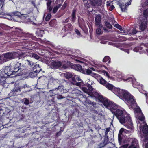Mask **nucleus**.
Returning a JSON list of instances; mask_svg holds the SVG:
<instances>
[{"instance_id": "3c124183", "label": "nucleus", "mask_w": 148, "mask_h": 148, "mask_svg": "<svg viewBox=\"0 0 148 148\" xmlns=\"http://www.w3.org/2000/svg\"><path fill=\"white\" fill-rule=\"evenodd\" d=\"M114 26L116 28H118L119 30L122 31V29L121 27L118 24H115L114 25Z\"/></svg>"}, {"instance_id": "a211bd4d", "label": "nucleus", "mask_w": 148, "mask_h": 148, "mask_svg": "<svg viewBox=\"0 0 148 148\" xmlns=\"http://www.w3.org/2000/svg\"><path fill=\"white\" fill-rule=\"evenodd\" d=\"M72 25L70 23L67 24L66 25L64 26L62 30L65 32L68 31H71L72 29Z\"/></svg>"}, {"instance_id": "7ed1b4c3", "label": "nucleus", "mask_w": 148, "mask_h": 148, "mask_svg": "<svg viewBox=\"0 0 148 148\" xmlns=\"http://www.w3.org/2000/svg\"><path fill=\"white\" fill-rule=\"evenodd\" d=\"M135 116L136 117V122L138 125L139 123L140 130H148V126L144 122L145 117L142 112H140L139 113H135Z\"/></svg>"}, {"instance_id": "49530a36", "label": "nucleus", "mask_w": 148, "mask_h": 148, "mask_svg": "<svg viewBox=\"0 0 148 148\" xmlns=\"http://www.w3.org/2000/svg\"><path fill=\"white\" fill-rule=\"evenodd\" d=\"M138 106L136 105V108H133V109H135V111L136 112V113H139L140 112H141V110L140 108H136Z\"/></svg>"}, {"instance_id": "c03bdc74", "label": "nucleus", "mask_w": 148, "mask_h": 148, "mask_svg": "<svg viewBox=\"0 0 148 148\" xmlns=\"http://www.w3.org/2000/svg\"><path fill=\"white\" fill-rule=\"evenodd\" d=\"M120 8L121 9V10L122 11V12H124L125 11V10L126 9V5H124L123 4H121L120 5Z\"/></svg>"}, {"instance_id": "37998d69", "label": "nucleus", "mask_w": 148, "mask_h": 148, "mask_svg": "<svg viewBox=\"0 0 148 148\" xmlns=\"http://www.w3.org/2000/svg\"><path fill=\"white\" fill-rule=\"evenodd\" d=\"M105 26H106V27L108 28L109 29H110L112 27V25L108 22L107 21H106L105 22Z\"/></svg>"}, {"instance_id": "dca6fc26", "label": "nucleus", "mask_w": 148, "mask_h": 148, "mask_svg": "<svg viewBox=\"0 0 148 148\" xmlns=\"http://www.w3.org/2000/svg\"><path fill=\"white\" fill-rule=\"evenodd\" d=\"M110 106H108V109H110L113 113H115V110H116L117 105L114 103H112Z\"/></svg>"}, {"instance_id": "4be33fe9", "label": "nucleus", "mask_w": 148, "mask_h": 148, "mask_svg": "<svg viewBox=\"0 0 148 148\" xmlns=\"http://www.w3.org/2000/svg\"><path fill=\"white\" fill-rule=\"evenodd\" d=\"M76 10L74 9L71 14V20L72 22L74 23L75 22L76 19Z\"/></svg>"}, {"instance_id": "2f4dec72", "label": "nucleus", "mask_w": 148, "mask_h": 148, "mask_svg": "<svg viewBox=\"0 0 148 148\" xmlns=\"http://www.w3.org/2000/svg\"><path fill=\"white\" fill-rule=\"evenodd\" d=\"M85 84L83 86H79L80 88H82V90L85 93L88 94V95H90V92H89L88 90V89L85 87H84V86Z\"/></svg>"}, {"instance_id": "393cba45", "label": "nucleus", "mask_w": 148, "mask_h": 148, "mask_svg": "<svg viewBox=\"0 0 148 148\" xmlns=\"http://www.w3.org/2000/svg\"><path fill=\"white\" fill-rule=\"evenodd\" d=\"M112 103L107 100H105L104 101L103 104L104 106L108 109V106H110Z\"/></svg>"}, {"instance_id": "b1692460", "label": "nucleus", "mask_w": 148, "mask_h": 148, "mask_svg": "<svg viewBox=\"0 0 148 148\" xmlns=\"http://www.w3.org/2000/svg\"><path fill=\"white\" fill-rule=\"evenodd\" d=\"M124 81H126L127 82H129L130 81H132V84L134 85L135 84V85H136V79H133L131 77H129L126 79H123Z\"/></svg>"}, {"instance_id": "4468645a", "label": "nucleus", "mask_w": 148, "mask_h": 148, "mask_svg": "<svg viewBox=\"0 0 148 148\" xmlns=\"http://www.w3.org/2000/svg\"><path fill=\"white\" fill-rule=\"evenodd\" d=\"M4 72L5 74L8 76H10L12 74H14L12 71H11L10 68L9 67H5L4 70Z\"/></svg>"}, {"instance_id": "f8f14e48", "label": "nucleus", "mask_w": 148, "mask_h": 148, "mask_svg": "<svg viewBox=\"0 0 148 148\" xmlns=\"http://www.w3.org/2000/svg\"><path fill=\"white\" fill-rule=\"evenodd\" d=\"M139 147L138 141L136 139H134L131 143V145L128 148H138Z\"/></svg>"}, {"instance_id": "f03ea898", "label": "nucleus", "mask_w": 148, "mask_h": 148, "mask_svg": "<svg viewBox=\"0 0 148 148\" xmlns=\"http://www.w3.org/2000/svg\"><path fill=\"white\" fill-rule=\"evenodd\" d=\"M118 92L117 96L123 99L128 105L132 108H135L136 106V103L133 98V96L129 92L123 89H115Z\"/></svg>"}, {"instance_id": "1a4fd4ad", "label": "nucleus", "mask_w": 148, "mask_h": 148, "mask_svg": "<svg viewBox=\"0 0 148 148\" xmlns=\"http://www.w3.org/2000/svg\"><path fill=\"white\" fill-rule=\"evenodd\" d=\"M105 86L108 89L112 90L113 92H114L117 95L118 94V92H117L115 90V89H120L119 88L114 87L113 85L109 83L108 82L107 83V84L105 85Z\"/></svg>"}, {"instance_id": "e433bc0d", "label": "nucleus", "mask_w": 148, "mask_h": 148, "mask_svg": "<svg viewBox=\"0 0 148 148\" xmlns=\"http://www.w3.org/2000/svg\"><path fill=\"white\" fill-rule=\"evenodd\" d=\"M86 86L88 88V90L89 92H90V93H91L93 90V88L92 86L90 84L87 83L86 84Z\"/></svg>"}, {"instance_id": "0e129e2a", "label": "nucleus", "mask_w": 148, "mask_h": 148, "mask_svg": "<svg viewBox=\"0 0 148 148\" xmlns=\"http://www.w3.org/2000/svg\"><path fill=\"white\" fill-rule=\"evenodd\" d=\"M114 8L115 7L113 5H110V7L109 8V10L111 11L113 10Z\"/></svg>"}, {"instance_id": "9b49d317", "label": "nucleus", "mask_w": 148, "mask_h": 148, "mask_svg": "<svg viewBox=\"0 0 148 148\" xmlns=\"http://www.w3.org/2000/svg\"><path fill=\"white\" fill-rule=\"evenodd\" d=\"M51 65L54 68L59 69L61 68L62 63L60 61H54L51 64Z\"/></svg>"}, {"instance_id": "412c9836", "label": "nucleus", "mask_w": 148, "mask_h": 148, "mask_svg": "<svg viewBox=\"0 0 148 148\" xmlns=\"http://www.w3.org/2000/svg\"><path fill=\"white\" fill-rule=\"evenodd\" d=\"M143 48V47H137L134 48L133 51L135 52H139L140 54L143 53L145 52V51L143 50L140 51V50H142Z\"/></svg>"}, {"instance_id": "6ab92c4d", "label": "nucleus", "mask_w": 148, "mask_h": 148, "mask_svg": "<svg viewBox=\"0 0 148 148\" xmlns=\"http://www.w3.org/2000/svg\"><path fill=\"white\" fill-rule=\"evenodd\" d=\"M71 67L74 69L80 71H82V67L79 64H72Z\"/></svg>"}, {"instance_id": "aec40b11", "label": "nucleus", "mask_w": 148, "mask_h": 148, "mask_svg": "<svg viewBox=\"0 0 148 148\" xmlns=\"http://www.w3.org/2000/svg\"><path fill=\"white\" fill-rule=\"evenodd\" d=\"M102 2V0H97L96 1L95 0H93L91 2V4L95 6L97 5L98 6H100Z\"/></svg>"}, {"instance_id": "473e14b6", "label": "nucleus", "mask_w": 148, "mask_h": 148, "mask_svg": "<svg viewBox=\"0 0 148 148\" xmlns=\"http://www.w3.org/2000/svg\"><path fill=\"white\" fill-rule=\"evenodd\" d=\"M91 70L90 69H85L82 72L83 73L86 74L88 75H90L92 73Z\"/></svg>"}, {"instance_id": "774afa93", "label": "nucleus", "mask_w": 148, "mask_h": 148, "mask_svg": "<svg viewBox=\"0 0 148 148\" xmlns=\"http://www.w3.org/2000/svg\"><path fill=\"white\" fill-rule=\"evenodd\" d=\"M103 73L106 75L108 77V78H110V76L109 75V74L107 71H104Z\"/></svg>"}, {"instance_id": "f704fd0d", "label": "nucleus", "mask_w": 148, "mask_h": 148, "mask_svg": "<svg viewBox=\"0 0 148 148\" xmlns=\"http://www.w3.org/2000/svg\"><path fill=\"white\" fill-rule=\"evenodd\" d=\"M103 62H106L108 63H109L110 62V57L109 56H106L103 60Z\"/></svg>"}, {"instance_id": "8fccbe9b", "label": "nucleus", "mask_w": 148, "mask_h": 148, "mask_svg": "<svg viewBox=\"0 0 148 148\" xmlns=\"http://www.w3.org/2000/svg\"><path fill=\"white\" fill-rule=\"evenodd\" d=\"M24 13L25 14L28 15L31 12V11L28 9H26L23 10Z\"/></svg>"}, {"instance_id": "6e6552de", "label": "nucleus", "mask_w": 148, "mask_h": 148, "mask_svg": "<svg viewBox=\"0 0 148 148\" xmlns=\"http://www.w3.org/2000/svg\"><path fill=\"white\" fill-rule=\"evenodd\" d=\"M148 25L147 18H143L141 20L139 29L142 31H144L147 28Z\"/></svg>"}, {"instance_id": "13d9d810", "label": "nucleus", "mask_w": 148, "mask_h": 148, "mask_svg": "<svg viewBox=\"0 0 148 148\" xmlns=\"http://www.w3.org/2000/svg\"><path fill=\"white\" fill-rule=\"evenodd\" d=\"M97 33L98 34H101V29L100 28H98L96 30Z\"/></svg>"}, {"instance_id": "de8ad7c7", "label": "nucleus", "mask_w": 148, "mask_h": 148, "mask_svg": "<svg viewBox=\"0 0 148 148\" xmlns=\"http://www.w3.org/2000/svg\"><path fill=\"white\" fill-rule=\"evenodd\" d=\"M69 5L68 2L67 1H66L64 2L63 5L61 9L62 10L64 9L67 6V5Z\"/></svg>"}, {"instance_id": "c756f323", "label": "nucleus", "mask_w": 148, "mask_h": 148, "mask_svg": "<svg viewBox=\"0 0 148 148\" xmlns=\"http://www.w3.org/2000/svg\"><path fill=\"white\" fill-rule=\"evenodd\" d=\"M11 14L12 15H14L17 16L20 18L21 15V13L18 11H16L11 12Z\"/></svg>"}, {"instance_id": "6e6d98bb", "label": "nucleus", "mask_w": 148, "mask_h": 148, "mask_svg": "<svg viewBox=\"0 0 148 148\" xmlns=\"http://www.w3.org/2000/svg\"><path fill=\"white\" fill-rule=\"evenodd\" d=\"M27 61L28 63V64H29V66L32 67L33 65L34 64V63L32 61H31L30 60H27Z\"/></svg>"}, {"instance_id": "9d476101", "label": "nucleus", "mask_w": 148, "mask_h": 148, "mask_svg": "<svg viewBox=\"0 0 148 148\" xmlns=\"http://www.w3.org/2000/svg\"><path fill=\"white\" fill-rule=\"evenodd\" d=\"M62 65L61 68L64 69H66L71 67L72 64L68 61H62L61 62Z\"/></svg>"}, {"instance_id": "4c0bfd02", "label": "nucleus", "mask_w": 148, "mask_h": 148, "mask_svg": "<svg viewBox=\"0 0 148 148\" xmlns=\"http://www.w3.org/2000/svg\"><path fill=\"white\" fill-rule=\"evenodd\" d=\"M29 17V16L27 14L23 13L21 14V16L20 18L22 19H25L26 18H28Z\"/></svg>"}, {"instance_id": "4d7b16f0", "label": "nucleus", "mask_w": 148, "mask_h": 148, "mask_svg": "<svg viewBox=\"0 0 148 148\" xmlns=\"http://www.w3.org/2000/svg\"><path fill=\"white\" fill-rule=\"evenodd\" d=\"M81 21L82 22V23H80L79 21V26L81 27H83L84 26V20L83 19H82V20H81Z\"/></svg>"}, {"instance_id": "f3484780", "label": "nucleus", "mask_w": 148, "mask_h": 148, "mask_svg": "<svg viewBox=\"0 0 148 148\" xmlns=\"http://www.w3.org/2000/svg\"><path fill=\"white\" fill-rule=\"evenodd\" d=\"M36 35L40 37H42L43 34H44V31L42 29H38L36 32Z\"/></svg>"}, {"instance_id": "72a5a7b5", "label": "nucleus", "mask_w": 148, "mask_h": 148, "mask_svg": "<svg viewBox=\"0 0 148 148\" xmlns=\"http://www.w3.org/2000/svg\"><path fill=\"white\" fill-rule=\"evenodd\" d=\"M61 5V4H58L56 7H54L53 10V13H56L57 12L58 9L60 8Z\"/></svg>"}, {"instance_id": "39448f33", "label": "nucleus", "mask_w": 148, "mask_h": 148, "mask_svg": "<svg viewBox=\"0 0 148 148\" xmlns=\"http://www.w3.org/2000/svg\"><path fill=\"white\" fill-rule=\"evenodd\" d=\"M16 53L14 52H8L3 54L2 57V62H5L9 60L14 59L15 58Z\"/></svg>"}, {"instance_id": "09e8293b", "label": "nucleus", "mask_w": 148, "mask_h": 148, "mask_svg": "<svg viewBox=\"0 0 148 148\" xmlns=\"http://www.w3.org/2000/svg\"><path fill=\"white\" fill-rule=\"evenodd\" d=\"M76 92L75 94L77 96H79L80 95H82V92L80 91L79 90H78L76 89Z\"/></svg>"}, {"instance_id": "f257e3e1", "label": "nucleus", "mask_w": 148, "mask_h": 148, "mask_svg": "<svg viewBox=\"0 0 148 148\" xmlns=\"http://www.w3.org/2000/svg\"><path fill=\"white\" fill-rule=\"evenodd\" d=\"M120 122L127 129L132 130L134 129L133 123L129 115L127 113H123V111L120 109H117L114 113Z\"/></svg>"}, {"instance_id": "052dcab7", "label": "nucleus", "mask_w": 148, "mask_h": 148, "mask_svg": "<svg viewBox=\"0 0 148 148\" xmlns=\"http://www.w3.org/2000/svg\"><path fill=\"white\" fill-rule=\"evenodd\" d=\"M57 98L59 99H61L64 98L65 97H63L62 95H58L57 96Z\"/></svg>"}, {"instance_id": "338daca9", "label": "nucleus", "mask_w": 148, "mask_h": 148, "mask_svg": "<svg viewBox=\"0 0 148 148\" xmlns=\"http://www.w3.org/2000/svg\"><path fill=\"white\" fill-rule=\"evenodd\" d=\"M75 32H76V34L78 35H79V36L80 35V32L78 29H75Z\"/></svg>"}, {"instance_id": "58836bf2", "label": "nucleus", "mask_w": 148, "mask_h": 148, "mask_svg": "<svg viewBox=\"0 0 148 148\" xmlns=\"http://www.w3.org/2000/svg\"><path fill=\"white\" fill-rule=\"evenodd\" d=\"M143 14L144 16V18H147L148 16V9H147L144 11L143 12Z\"/></svg>"}, {"instance_id": "20e7f679", "label": "nucleus", "mask_w": 148, "mask_h": 148, "mask_svg": "<svg viewBox=\"0 0 148 148\" xmlns=\"http://www.w3.org/2000/svg\"><path fill=\"white\" fill-rule=\"evenodd\" d=\"M110 130H106L105 132V135L104 136V138L103 141L99 144L96 145L95 147V148H101L110 143L109 140L111 139V138L109 137H109V135H108V133Z\"/></svg>"}, {"instance_id": "a878e982", "label": "nucleus", "mask_w": 148, "mask_h": 148, "mask_svg": "<svg viewBox=\"0 0 148 148\" xmlns=\"http://www.w3.org/2000/svg\"><path fill=\"white\" fill-rule=\"evenodd\" d=\"M57 21L55 19L51 20L49 23V25L51 27H55L57 25Z\"/></svg>"}, {"instance_id": "864d4df0", "label": "nucleus", "mask_w": 148, "mask_h": 148, "mask_svg": "<svg viewBox=\"0 0 148 148\" xmlns=\"http://www.w3.org/2000/svg\"><path fill=\"white\" fill-rule=\"evenodd\" d=\"M84 4L85 5L89 4L90 2L91 3L93 0H83Z\"/></svg>"}, {"instance_id": "0eeeda50", "label": "nucleus", "mask_w": 148, "mask_h": 148, "mask_svg": "<svg viewBox=\"0 0 148 148\" xmlns=\"http://www.w3.org/2000/svg\"><path fill=\"white\" fill-rule=\"evenodd\" d=\"M24 68V66L22 65L21 63L18 62H17L15 64L13 71V73H16L18 72L21 73Z\"/></svg>"}, {"instance_id": "7c9ffc66", "label": "nucleus", "mask_w": 148, "mask_h": 148, "mask_svg": "<svg viewBox=\"0 0 148 148\" xmlns=\"http://www.w3.org/2000/svg\"><path fill=\"white\" fill-rule=\"evenodd\" d=\"M64 75L65 77L67 79H69L72 78L73 76V75L71 73H66L64 74Z\"/></svg>"}, {"instance_id": "79ce46f5", "label": "nucleus", "mask_w": 148, "mask_h": 148, "mask_svg": "<svg viewBox=\"0 0 148 148\" xmlns=\"http://www.w3.org/2000/svg\"><path fill=\"white\" fill-rule=\"evenodd\" d=\"M29 88V86L27 84H25L24 86L21 87V88H24L25 89H27V91H30V89H29V90L27 89L28 88Z\"/></svg>"}, {"instance_id": "ddd939ff", "label": "nucleus", "mask_w": 148, "mask_h": 148, "mask_svg": "<svg viewBox=\"0 0 148 148\" xmlns=\"http://www.w3.org/2000/svg\"><path fill=\"white\" fill-rule=\"evenodd\" d=\"M21 87L17 85H16L15 87L12 90L10 93L12 95H16L17 93L21 92Z\"/></svg>"}, {"instance_id": "e2e57ef3", "label": "nucleus", "mask_w": 148, "mask_h": 148, "mask_svg": "<svg viewBox=\"0 0 148 148\" xmlns=\"http://www.w3.org/2000/svg\"><path fill=\"white\" fill-rule=\"evenodd\" d=\"M37 67H38L39 68H40V66L39 64H36L34 65L32 68L34 69H36L37 68Z\"/></svg>"}, {"instance_id": "c9c22d12", "label": "nucleus", "mask_w": 148, "mask_h": 148, "mask_svg": "<svg viewBox=\"0 0 148 148\" xmlns=\"http://www.w3.org/2000/svg\"><path fill=\"white\" fill-rule=\"evenodd\" d=\"M45 77H40L38 79V82H40L42 84H43L45 83Z\"/></svg>"}, {"instance_id": "423d86ee", "label": "nucleus", "mask_w": 148, "mask_h": 148, "mask_svg": "<svg viewBox=\"0 0 148 148\" xmlns=\"http://www.w3.org/2000/svg\"><path fill=\"white\" fill-rule=\"evenodd\" d=\"M72 80L71 83L73 85H75L78 86H83L84 85V84L80 78L77 75H74L73 77L72 78Z\"/></svg>"}, {"instance_id": "c85d7f7f", "label": "nucleus", "mask_w": 148, "mask_h": 148, "mask_svg": "<svg viewBox=\"0 0 148 148\" xmlns=\"http://www.w3.org/2000/svg\"><path fill=\"white\" fill-rule=\"evenodd\" d=\"M56 89L59 90L60 92L62 93L64 92V86L62 85H61V86H59L57 88H55L54 89L52 90H54Z\"/></svg>"}, {"instance_id": "69168bd1", "label": "nucleus", "mask_w": 148, "mask_h": 148, "mask_svg": "<svg viewBox=\"0 0 148 148\" xmlns=\"http://www.w3.org/2000/svg\"><path fill=\"white\" fill-rule=\"evenodd\" d=\"M7 135V134H2L1 136H0V139H3L4 138L6 137V136Z\"/></svg>"}, {"instance_id": "a18cd8bd", "label": "nucleus", "mask_w": 148, "mask_h": 148, "mask_svg": "<svg viewBox=\"0 0 148 148\" xmlns=\"http://www.w3.org/2000/svg\"><path fill=\"white\" fill-rule=\"evenodd\" d=\"M96 98H98L99 99H102V97L100 96L97 93L95 92L94 93V95H93Z\"/></svg>"}, {"instance_id": "5fc2aeb1", "label": "nucleus", "mask_w": 148, "mask_h": 148, "mask_svg": "<svg viewBox=\"0 0 148 148\" xmlns=\"http://www.w3.org/2000/svg\"><path fill=\"white\" fill-rule=\"evenodd\" d=\"M92 75V76L94 77H95L96 79L97 80V78L98 77H100V75H98V74H96V73H93L92 72V73H91V75Z\"/></svg>"}, {"instance_id": "5701e85b", "label": "nucleus", "mask_w": 148, "mask_h": 148, "mask_svg": "<svg viewBox=\"0 0 148 148\" xmlns=\"http://www.w3.org/2000/svg\"><path fill=\"white\" fill-rule=\"evenodd\" d=\"M97 80L100 84L104 86L108 82L100 76L97 78Z\"/></svg>"}, {"instance_id": "ea45409f", "label": "nucleus", "mask_w": 148, "mask_h": 148, "mask_svg": "<svg viewBox=\"0 0 148 148\" xmlns=\"http://www.w3.org/2000/svg\"><path fill=\"white\" fill-rule=\"evenodd\" d=\"M30 56L36 59H38L40 58L39 56L35 53H32L30 54Z\"/></svg>"}, {"instance_id": "cd10ccee", "label": "nucleus", "mask_w": 148, "mask_h": 148, "mask_svg": "<svg viewBox=\"0 0 148 148\" xmlns=\"http://www.w3.org/2000/svg\"><path fill=\"white\" fill-rule=\"evenodd\" d=\"M38 72V70L37 69L35 71L32 72L30 73V76L32 78H33L37 76V73Z\"/></svg>"}, {"instance_id": "680f3d73", "label": "nucleus", "mask_w": 148, "mask_h": 148, "mask_svg": "<svg viewBox=\"0 0 148 148\" xmlns=\"http://www.w3.org/2000/svg\"><path fill=\"white\" fill-rule=\"evenodd\" d=\"M124 132L125 133H127L128 132H129V130H119V133L121 134H122V133Z\"/></svg>"}, {"instance_id": "2eb2a0df", "label": "nucleus", "mask_w": 148, "mask_h": 148, "mask_svg": "<svg viewBox=\"0 0 148 148\" xmlns=\"http://www.w3.org/2000/svg\"><path fill=\"white\" fill-rule=\"evenodd\" d=\"M101 17L100 15H97L95 18V25L97 27L100 26Z\"/></svg>"}, {"instance_id": "603ef678", "label": "nucleus", "mask_w": 148, "mask_h": 148, "mask_svg": "<svg viewBox=\"0 0 148 148\" xmlns=\"http://www.w3.org/2000/svg\"><path fill=\"white\" fill-rule=\"evenodd\" d=\"M108 132H109V133L108 134V135H109V138H111V139L112 140L113 138L114 137L113 133L111 132H110V131Z\"/></svg>"}, {"instance_id": "bf43d9fd", "label": "nucleus", "mask_w": 148, "mask_h": 148, "mask_svg": "<svg viewBox=\"0 0 148 148\" xmlns=\"http://www.w3.org/2000/svg\"><path fill=\"white\" fill-rule=\"evenodd\" d=\"M64 130H60V131L57 132L56 134V136L57 137H58L60 136L62 133V132H63Z\"/></svg>"}, {"instance_id": "bb28decb", "label": "nucleus", "mask_w": 148, "mask_h": 148, "mask_svg": "<svg viewBox=\"0 0 148 148\" xmlns=\"http://www.w3.org/2000/svg\"><path fill=\"white\" fill-rule=\"evenodd\" d=\"M22 102L26 105H28L29 103L31 104L32 103V101H30L29 99L24 98L22 99Z\"/></svg>"}, {"instance_id": "a19ab883", "label": "nucleus", "mask_w": 148, "mask_h": 148, "mask_svg": "<svg viewBox=\"0 0 148 148\" xmlns=\"http://www.w3.org/2000/svg\"><path fill=\"white\" fill-rule=\"evenodd\" d=\"M51 14L50 13H48L47 14V16L45 17V20L47 21H48L50 18Z\"/></svg>"}]
</instances>
